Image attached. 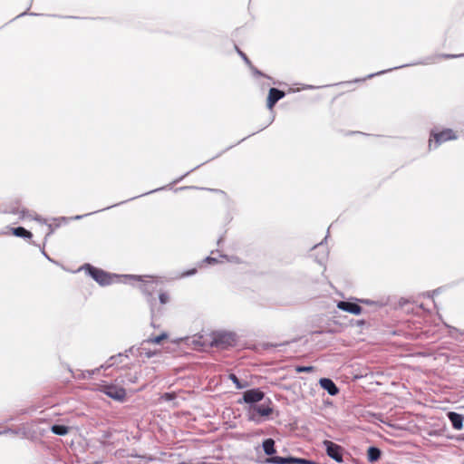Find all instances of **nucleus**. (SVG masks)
Instances as JSON below:
<instances>
[{
  "instance_id": "51",
  "label": "nucleus",
  "mask_w": 464,
  "mask_h": 464,
  "mask_svg": "<svg viewBox=\"0 0 464 464\" xmlns=\"http://www.w3.org/2000/svg\"><path fill=\"white\" fill-rule=\"evenodd\" d=\"M0 435H2V433H0Z\"/></svg>"
},
{
  "instance_id": "4",
  "label": "nucleus",
  "mask_w": 464,
  "mask_h": 464,
  "mask_svg": "<svg viewBox=\"0 0 464 464\" xmlns=\"http://www.w3.org/2000/svg\"><path fill=\"white\" fill-rule=\"evenodd\" d=\"M457 135L451 129H445L440 132H436L435 130H431L430 137L429 140V150H434L438 148L443 142L448 140H456Z\"/></svg>"
},
{
  "instance_id": "1",
  "label": "nucleus",
  "mask_w": 464,
  "mask_h": 464,
  "mask_svg": "<svg viewBox=\"0 0 464 464\" xmlns=\"http://www.w3.org/2000/svg\"><path fill=\"white\" fill-rule=\"evenodd\" d=\"M123 283H130V281H140L142 284L140 285V289L142 294L146 296V301L150 306L151 325L155 327L154 322L163 314V308L159 306L156 298L153 296L156 291L157 284L151 280L150 276H123Z\"/></svg>"
},
{
  "instance_id": "45",
  "label": "nucleus",
  "mask_w": 464,
  "mask_h": 464,
  "mask_svg": "<svg viewBox=\"0 0 464 464\" xmlns=\"http://www.w3.org/2000/svg\"><path fill=\"white\" fill-rule=\"evenodd\" d=\"M315 87L313 86V85H307L305 89H308V90H312V89H314Z\"/></svg>"
},
{
  "instance_id": "5",
  "label": "nucleus",
  "mask_w": 464,
  "mask_h": 464,
  "mask_svg": "<svg viewBox=\"0 0 464 464\" xmlns=\"http://www.w3.org/2000/svg\"><path fill=\"white\" fill-rule=\"evenodd\" d=\"M101 391L108 397L117 401H123L126 397V391L122 387L113 384H104L102 386Z\"/></svg>"
},
{
  "instance_id": "46",
  "label": "nucleus",
  "mask_w": 464,
  "mask_h": 464,
  "mask_svg": "<svg viewBox=\"0 0 464 464\" xmlns=\"http://www.w3.org/2000/svg\"><path fill=\"white\" fill-rule=\"evenodd\" d=\"M314 247H323V243H319L318 245H316Z\"/></svg>"
},
{
  "instance_id": "23",
  "label": "nucleus",
  "mask_w": 464,
  "mask_h": 464,
  "mask_svg": "<svg viewBox=\"0 0 464 464\" xmlns=\"http://www.w3.org/2000/svg\"><path fill=\"white\" fill-rule=\"evenodd\" d=\"M229 380L232 381V382L236 385V388L240 390L246 388L248 384L246 382L242 383L239 379L237 377L236 374L230 373L228 376Z\"/></svg>"
},
{
  "instance_id": "13",
  "label": "nucleus",
  "mask_w": 464,
  "mask_h": 464,
  "mask_svg": "<svg viewBox=\"0 0 464 464\" xmlns=\"http://www.w3.org/2000/svg\"><path fill=\"white\" fill-rule=\"evenodd\" d=\"M319 383L321 387L327 391V392L332 396H334L339 392V389L336 384L329 378L320 379Z\"/></svg>"
},
{
  "instance_id": "19",
  "label": "nucleus",
  "mask_w": 464,
  "mask_h": 464,
  "mask_svg": "<svg viewBox=\"0 0 464 464\" xmlns=\"http://www.w3.org/2000/svg\"><path fill=\"white\" fill-rule=\"evenodd\" d=\"M381 450L377 447H370L367 450V459L370 462H375L381 458Z\"/></svg>"
},
{
  "instance_id": "30",
  "label": "nucleus",
  "mask_w": 464,
  "mask_h": 464,
  "mask_svg": "<svg viewBox=\"0 0 464 464\" xmlns=\"http://www.w3.org/2000/svg\"><path fill=\"white\" fill-rule=\"evenodd\" d=\"M248 67L250 68V70L252 71V72H253V74L255 76H265V77H267L261 71H259L257 68H256L252 63H251V65H248Z\"/></svg>"
},
{
  "instance_id": "15",
  "label": "nucleus",
  "mask_w": 464,
  "mask_h": 464,
  "mask_svg": "<svg viewBox=\"0 0 464 464\" xmlns=\"http://www.w3.org/2000/svg\"><path fill=\"white\" fill-rule=\"evenodd\" d=\"M448 418L450 420L451 425H452V427L455 430H461L462 429V427H463V417H462V415H460V414H459L457 412H454V411H450L448 413Z\"/></svg>"
},
{
  "instance_id": "12",
  "label": "nucleus",
  "mask_w": 464,
  "mask_h": 464,
  "mask_svg": "<svg viewBox=\"0 0 464 464\" xmlns=\"http://www.w3.org/2000/svg\"><path fill=\"white\" fill-rule=\"evenodd\" d=\"M285 92L276 89V88H270L268 97H267V108L269 110H272L276 103L283 99L285 97Z\"/></svg>"
},
{
  "instance_id": "20",
  "label": "nucleus",
  "mask_w": 464,
  "mask_h": 464,
  "mask_svg": "<svg viewBox=\"0 0 464 464\" xmlns=\"http://www.w3.org/2000/svg\"><path fill=\"white\" fill-rule=\"evenodd\" d=\"M123 356L128 357L129 356V353H126L125 355H123L122 353H119L117 355L111 356L110 359L108 360V362H106V364L101 365V368L107 369L109 367H111L112 365H114L117 362H121V358Z\"/></svg>"
},
{
  "instance_id": "49",
  "label": "nucleus",
  "mask_w": 464,
  "mask_h": 464,
  "mask_svg": "<svg viewBox=\"0 0 464 464\" xmlns=\"http://www.w3.org/2000/svg\"><path fill=\"white\" fill-rule=\"evenodd\" d=\"M24 14H26V13H25V12H24V13H22V14H19L17 17L23 16V15H24Z\"/></svg>"
},
{
  "instance_id": "29",
  "label": "nucleus",
  "mask_w": 464,
  "mask_h": 464,
  "mask_svg": "<svg viewBox=\"0 0 464 464\" xmlns=\"http://www.w3.org/2000/svg\"><path fill=\"white\" fill-rule=\"evenodd\" d=\"M236 49H237V53L241 56V58L244 60V62L246 63V64L247 65H251V62L250 60L248 59V57L246 55L245 53H243L241 50L238 49V47L236 46Z\"/></svg>"
},
{
  "instance_id": "41",
  "label": "nucleus",
  "mask_w": 464,
  "mask_h": 464,
  "mask_svg": "<svg viewBox=\"0 0 464 464\" xmlns=\"http://www.w3.org/2000/svg\"><path fill=\"white\" fill-rule=\"evenodd\" d=\"M49 233L47 234V236H50L51 234L53 233V230H54V227H53V225H49Z\"/></svg>"
},
{
  "instance_id": "17",
  "label": "nucleus",
  "mask_w": 464,
  "mask_h": 464,
  "mask_svg": "<svg viewBox=\"0 0 464 464\" xmlns=\"http://www.w3.org/2000/svg\"><path fill=\"white\" fill-rule=\"evenodd\" d=\"M262 447H263L264 452L268 456L272 457V455L276 453L275 440L273 439L265 440L263 441Z\"/></svg>"
},
{
  "instance_id": "33",
  "label": "nucleus",
  "mask_w": 464,
  "mask_h": 464,
  "mask_svg": "<svg viewBox=\"0 0 464 464\" xmlns=\"http://www.w3.org/2000/svg\"><path fill=\"white\" fill-rule=\"evenodd\" d=\"M440 291H441V288H437V289H435V290H433V291H431V292H427V293L425 294V295H426L427 297L432 298L435 295L440 294Z\"/></svg>"
},
{
  "instance_id": "6",
  "label": "nucleus",
  "mask_w": 464,
  "mask_h": 464,
  "mask_svg": "<svg viewBox=\"0 0 464 464\" xmlns=\"http://www.w3.org/2000/svg\"><path fill=\"white\" fill-rule=\"evenodd\" d=\"M323 445L325 449L327 455L334 459L337 462H343V449L342 446L331 441V440H324Z\"/></svg>"
},
{
  "instance_id": "2",
  "label": "nucleus",
  "mask_w": 464,
  "mask_h": 464,
  "mask_svg": "<svg viewBox=\"0 0 464 464\" xmlns=\"http://www.w3.org/2000/svg\"><path fill=\"white\" fill-rule=\"evenodd\" d=\"M82 269L85 270L86 273L95 280L100 285L105 286L111 285L114 282H118L121 276L110 274L102 269L92 266L90 264H85Z\"/></svg>"
},
{
  "instance_id": "35",
  "label": "nucleus",
  "mask_w": 464,
  "mask_h": 464,
  "mask_svg": "<svg viewBox=\"0 0 464 464\" xmlns=\"http://www.w3.org/2000/svg\"><path fill=\"white\" fill-rule=\"evenodd\" d=\"M162 398L166 401H171L174 399V395L172 393L167 392L163 394Z\"/></svg>"
},
{
  "instance_id": "3",
  "label": "nucleus",
  "mask_w": 464,
  "mask_h": 464,
  "mask_svg": "<svg viewBox=\"0 0 464 464\" xmlns=\"http://www.w3.org/2000/svg\"><path fill=\"white\" fill-rule=\"evenodd\" d=\"M459 57H464V53H460V54H448V53L436 54V55H433V56L426 57V58H424V59H422L420 61L415 62V63L396 66L394 68H391V69H388V70H383V71L378 72L376 73H371V74H369L366 77V79H371V78H372V77H374L376 75H381V74L386 73L388 72H391L392 70H397V69H401V68L407 67V66L433 64V63H437V61L439 59H441V58H443V59H454V58H459Z\"/></svg>"
},
{
  "instance_id": "39",
  "label": "nucleus",
  "mask_w": 464,
  "mask_h": 464,
  "mask_svg": "<svg viewBox=\"0 0 464 464\" xmlns=\"http://www.w3.org/2000/svg\"><path fill=\"white\" fill-rule=\"evenodd\" d=\"M447 326L450 329V334L451 335L453 334V332H459V330L457 328H455V327L449 326V325H447Z\"/></svg>"
},
{
  "instance_id": "14",
  "label": "nucleus",
  "mask_w": 464,
  "mask_h": 464,
  "mask_svg": "<svg viewBox=\"0 0 464 464\" xmlns=\"http://www.w3.org/2000/svg\"><path fill=\"white\" fill-rule=\"evenodd\" d=\"M11 213L13 214H17L19 215L20 218H32V219H34L38 222H41V223H46L45 220H44L40 216H38L37 214H33L31 213L28 209L26 208H22V209H19V208H16V209H13L11 211Z\"/></svg>"
},
{
  "instance_id": "11",
  "label": "nucleus",
  "mask_w": 464,
  "mask_h": 464,
  "mask_svg": "<svg viewBox=\"0 0 464 464\" xmlns=\"http://www.w3.org/2000/svg\"><path fill=\"white\" fill-rule=\"evenodd\" d=\"M337 308L355 315H358L362 312V308L357 303L348 301H339L337 303Z\"/></svg>"
},
{
  "instance_id": "50",
  "label": "nucleus",
  "mask_w": 464,
  "mask_h": 464,
  "mask_svg": "<svg viewBox=\"0 0 464 464\" xmlns=\"http://www.w3.org/2000/svg\"><path fill=\"white\" fill-rule=\"evenodd\" d=\"M251 420H254L255 419V416L254 414H252V416L250 417Z\"/></svg>"
},
{
  "instance_id": "32",
  "label": "nucleus",
  "mask_w": 464,
  "mask_h": 464,
  "mask_svg": "<svg viewBox=\"0 0 464 464\" xmlns=\"http://www.w3.org/2000/svg\"><path fill=\"white\" fill-rule=\"evenodd\" d=\"M221 257L223 258H226L228 262H232V263H239V258L236 256H221Z\"/></svg>"
},
{
  "instance_id": "21",
  "label": "nucleus",
  "mask_w": 464,
  "mask_h": 464,
  "mask_svg": "<svg viewBox=\"0 0 464 464\" xmlns=\"http://www.w3.org/2000/svg\"><path fill=\"white\" fill-rule=\"evenodd\" d=\"M13 234L15 237L28 239L32 238L33 237V234L23 227H17L15 228H13Z\"/></svg>"
},
{
  "instance_id": "24",
  "label": "nucleus",
  "mask_w": 464,
  "mask_h": 464,
  "mask_svg": "<svg viewBox=\"0 0 464 464\" xmlns=\"http://www.w3.org/2000/svg\"><path fill=\"white\" fill-rule=\"evenodd\" d=\"M167 338H168V334L167 333H162V334H160L158 336L150 337V338L146 339V342H148L149 343L159 344L163 340H166Z\"/></svg>"
},
{
  "instance_id": "22",
  "label": "nucleus",
  "mask_w": 464,
  "mask_h": 464,
  "mask_svg": "<svg viewBox=\"0 0 464 464\" xmlns=\"http://www.w3.org/2000/svg\"><path fill=\"white\" fill-rule=\"evenodd\" d=\"M53 433L60 436L66 435L69 431V428L65 425L54 424L51 427Z\"/></svg>"
},
{
  "instance_id": "28",
  "label": "nucleus",
  "mask_w": 464,
  "mask_h": 464,
  "mask_svg": "<svg viewBox=\"0 0 464 464\" xmlns=\"http://www.w3.org/2000/svg\"><path fill=\"white\" fill-rule=\"evenodd\" d=\"M89 214H85V215H77V216H74V217H72L70 218H67L65 217H63V218H58L57 220H61L63 222H66L68 219H72V220H80L82 219V218L88 216Z\"/></svg>"
},
{
  "instance_id": "40",
  "label": "nucleus",
  "mask_w": 464,
  "mask_h": 464,
  "mask_svg": "<svg viewBox=\"0 0 464 464\" xmlns=\"http://www.w3.org/2000/svg\"><path fill=\"white\" fill-rule=\"evenodd\" d=\"M164 188H156V189H153V190H151V191H150V192L144 193V195H147V194H150V193H153V192H156V191H159V190H162V189H164ZM141 196H143V194H142Z\"/></svg>"
},
{
  "instance_id": "38",
  "label": "nucleus",
  "mask_w": 464,
  "mask_h": 464,
  "mask_svg": "<svg viewBox=\"0 0 464 464\" xmlns=\"http://www.w3.org/2000/svg\"><path fill=\"white\" fill-rule=\"evenodd\" d=\"M206 261H207L208 263H209V264H213V263H216V262H217V259H216V258H214V257H211V256H208V257L206 258Z\"/></svg>"
},
{
  "instance_id": "26",
  "label": "nucleus",
  "mask_w": 464,
  "mask_h": 464,
  "mask_svg": "<svg viewBox=\"0 0 464 464\" xmlns=\"http://www.w3.org/2000/svg\"><path fill=\"white\" fill-rule=\"evenodd\" d=\"M0 433H2V434L11 433V434H14V435H18V434L24 435L25 434V432L21 428L17 429V430H14L12 428H6L4 430L0 431Z\"/></svg>"
},
{
  "instance_id": "25",
  "label": "nucleus",
  "mask_w": 464,
  "mask_h": 464,
  "mask_svg": "<svg viewBox=\"0 0 464 464\" xmlns=\"http://www.w3.org/2000/svg\"><path fill=\"white\" fill-rule=\"evenodd\" d=\"M169 299H170L169 295L168 293L160 292L159 294V300H160V306L162 308L161 305L168 304L169 302Z\"/></svg>"
},
{
  "instance_id": "18",
  "label": "nucleus",
  "mask_w": 464,
  "mask_h": 464,
  "mask_svg": "<svg viewBox=\"0 0 464 464\" xmlns=\"http://www.w3.org/2000/svg\"><path fill=\"white\" fill-rule=\"evenodd\" d=\"M121 382L122 384H130V383H135L137 382L139 376L137 372H126L124 375L120 376Z\"/></svg>"
},
{
  "instance_id": "7",
  "label": "nucleus",
  "mask_w": 464,
  "mask_h": 464,
  "mask_svg": "<svg viewBox=\"0 0 464 464\" xmlns=\"http://www.w3.org/2000/svg\"><path fill=\"white\" fill-rule=\"evenodd\" d=\"M235 334L232 333H219L212 341V345L218 348H226L235 343Z\"/></svg>"
},
{
  "instance_id": "9",
  "label": "nucleus",
  "mask_w": 464,
  "mask_h": 464,
  "mask_svg": "<svg viewBox=\"0 0 464 464\" xmlns=\"http://www.w3.org/2000/svg\"><path fill=\"white\" fill-rule=\"evenodd\" d=\"M147 344L150 343L146 342V340H143L139 346H131L130 348L126 350L125 353H129L130 354L136 357H141L144 355L147 358H151L157 353V352L147 349Z\"/></svg>"
},
{
  "instance_id": "10",
  "label": "nucleus",
  "mask_w": 464,
  "mask_h": 464,
  "mask_svg": "<svg viewBox=\"0 0 464 464\" xmlns=\"http://www.w3.org/2000/svg\"><path fill=\"white\" fill-rule=\"evenodd\" d=\"M251 410L261 417L269 416L273 412L272 401L265 398L261 404L251 406Z\"/></svg>"
},
{
  "instance_id": "31",
  "label": "nucleus",
  "mask_w": 464,
  "mask_h": 464,
  "mask_svg": "<svg viewBox=\"0 0 464 464\" xmlns=\"http://www.w3.org/2000/svg\"><path fill=\"white\" fill-rule=\"evenodd\" d=\"M295 464H314L313 461L305 459L295 458Z\"/></svg>"
},
{
  "instance_id": "42",
  "label": "nucleus",
  "mask_w": 464,
  "mask_h": 464,
  "mask_svg": "<svg viewBox=\"0 0 464 464\" xmlns=\"http://www.w3.org/2000/svg\"><path fill=\"white\" fill-rule=\"evenodd\" d=\"M86 375L87 373L86 372H81L78 376V378H82V379H85L86 378Z\"/></svg>"
},
{
  "instance_id": "8",
  "label": "nucleus",
  "mask_w": 464,
  "mask_h": 464,
  "mask_svg": "<svg viewBox=\"0 0 464 464\" xmlns=\"http://www.w3.org/2000/svg\"><path fill=\"white\" fill-rule=\"evenodd\" d=\"M265 398V392L258 388L247 390L243 393V401L251 406L264 401Z\"/></svg>"
},
{
  "instance_id": "43",
  "label": "nucleus",
  "mask_w": 464,
  "mask_h": 464,
  "mask_svg": "<svg viewBox=\"0 0 464 464\" xmlns=\"http://www.w3.org/2000/svg\"><path fill=\"white\" fill-rule=\"evenodd\" d=\"M121 203H118V204H114L112 206H110V207H107V208H104L102 210H105V209H110L111 208H113V207H116L118 205H120Z\"/></svg>"
},
{
  "instance_id": "27",
  "label": "nucleus",
  "mask_w": 464,
  "mask_h": 464,
  "mask_svg": "<svg viewBox=\"0 0 464 464\" xmlns=\"http://www.w3.org/2000/svg\"><path fill=\"white\" fill-rule=\"evenodd\" d=\"M295 371L297 372H311L314 371L313 366H296Z\"/></svg>"
},
{
  "instance_id": "34",
  "label": "nucleus",
  "mask_w": 464,
  "mask_h": 464,
  "mask_svg": "<svg viewBox=\"0 0 464 464\" xmlns=\"http://www.w3.org/2000/svg\"><path fill=\"white\" fill-rule=\"evenodd\" d=\"M357 301L361 304H376V302L374 301H372L370 299H357Z\"/></svg>"
},
{
  "instance_id": "36",
  "label": "nucleus",
  "mask_w": 464,
  "mask_h": 464,
  "mask_svg": "<svg viewBox=\"0 0 464 464\" xmlns=\"http://www.w3.org/2000/svg\"><path fill=\"white\" fill-rule=\"evenodd\" d=\"M100 369H102L101 366L94 370L87 371L86 373H87L88 377H92L93 374L97 373L100 371Z\"/></svg>"
},
{
  "instance_id": "37",
  "label": "nucleus",
  "mask_w": 464,
  "mask_h": 464,
  "mask_svg": "<svg viewBox=\"0 0 464 464\" xmlns=\"http://www.w3.org/2000/svg\"><path fill=\"white\" fill-rule=\"evenodd\" d=\"M196 269H191V270H188L185 273H183L182 276H190L192 275H194L196 273Z\"/></svg>"
},
{
  "instance_id": "47",
  "label": "nucleus",
  "mask_w": 464,
  "mask_h": 464,
  "mask_svg": "<svg viewBox=\"0 0 464 464\" xmlns=\"http://www.w3.org/2000/svg\"><path fill=\"white\" fill-rule=\"evenodd\" d=\"M183 177L179 178V179L175 180L174 183L179 182L182 179Z\"/></svg>"
},
{
  "instance_id": "44",
  "label": "nucleus",
  "mask_w": 464,
  "mask_h": 464,
  "mask_svg": "<svg viewBox=\"0 0 464 464\" xmlns=\"http://www.w3.org/2000/svg\"><path fill=\"white\" fill-rule=\"evenodd\" d=\"M364 324H365L364 320H360V321L357 322L358 325H363Z\"/></svg>"
},
{
  "instance_id": "16",
  "label": "nucleus",
  "mask_w": 464,
  "mask_h": 464,
  "mask_svg": "<svg viewBox=\"0 0 464 464\" xmlns=\"http://www.w3.org/2000/svg\"><path fill=\"white\" fill-rule=\"evenodd\" d=\"M295 458L294 457H270L266 459L267 463L271 464H295Z\"/></svg>"
},
{
  "instance_id": "48",
  "label": "nucleus",
  "mask_w": 464,
  "mask_h": 464,
  "mask_svg": "<svg viewBox=\"0 0 464 464\" xmlns=\"http://www.w3.org/2000/svg\"><path fill=\"white\" fill-rule=\"evenodd\" d=\"M43 254H44V256H46L48 259H50L49 256L46 255V253L44 251H43Z\"/></svg>"
}]
</instances>
